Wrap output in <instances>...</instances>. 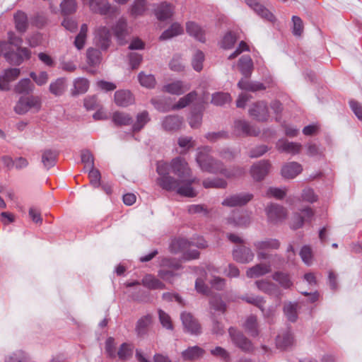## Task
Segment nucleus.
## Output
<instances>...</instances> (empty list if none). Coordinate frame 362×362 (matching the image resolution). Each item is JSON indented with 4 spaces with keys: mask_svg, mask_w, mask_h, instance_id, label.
Listing matches in <instances>:
<instances>
[{
    "mask_svg": "<svg viewBox=\"0 0 362 362\" xmlns=\"http://www.w3.org/2000/svg\"><path fill=\"white\" fill-rule=\"evenodd\" d=\"M156 171L158 174L156 184L163 189L176 192L179 195L186 197L197 196V193L192 185L197 180L192 177L191 170L185 158H173L170 165L158 162Z\"/></svg>",
    "mask_w": 362,
    "mask_h": 362,
    "instance_id": "obj_1",
    "label": "nucleus"
},
{
    "mask_svg": "<svg viewBox=\"0 0 362 362\" xmlns=\"http://www.w3.org/2000/svg\"><path fill=\"white\" fill-rule=\"evenodd\" d=\"M197 151L196 160L203 171L212 173H221L229 178L240 177L245 173L244 169L241 168H236L232 170L222 168V164L214 160L209 155L211 148L209 146L199 148Z\"/></svg>",
    "mask_w": 362,
    "mask_h": 362,
    "instance_id": "obj_2",
    "label": "nucleus"
},
{
    "mask_svg": "<svg viewBox=\"0 0 362 362\" xmlns=\"http://www.w3.org/2000/svg\"><path fill=\"white\" fill-rule=\"evenodd\" d=\"M253 245L257 251L258 259L274 261L279 258L277 255H272L266 252L267 250H276L279 247L280 243L278 240L268 238L264 240L256 241Z\"/></svg>",
    "mask_w": 362,
    "mask_h": 362,
    "instance_id": "obj_3",
    "label": "nucleus"
},
{
    "mask_svg": "<svg viewBox=\"0 0 362 362\" xmlns=\"http://www.w3.org/2000/svg\"><path fill=\"white\" fill-rule=\"evenodd\" d=\"M42 106V101L39 96L30 95L21 97L14 107V111L18 115H24L31 110L38 112Z\"/></svg>",
    "mask_w": 362,
    "mask_h": 362,
    "instance_id": "obj_4",
    "label": "nucleus"
},
{
    "mask_svg": "<svg viewBox=\"0 0 362 362\" xmlns=\"http://www.w3.org/2000/svg\"><path fill=\"white\" fill-rule=\"evenodd\" d=\"M191 247V242H189L185 238H177L172 241L170 244V250L172 252H184L185 257L187 259H197L199 255L197 250H192L188 252L187 250Z\"/></svg>",
    "mask_w": 362,
    "mask_h": 362,
    "instance_id": "obj_5",
    "label": "nucleus"
},
{
    "mask_svg": "<svg viewBox=\"0 0 362 362\" xmlns=\"http://www.w3.org/2000/svg\"><path fill=\"white\" fill-rule=\"evenodd\" d=\"M87 6L93 13L103 16H112L117 12V8L112 6L108 0H93Z\"/></svg>",
    "mask_w": 362,
    "mask_h": 362,
    "instance_id": "obj_6",
    "label": "nucleus"
},
{
    "mask_svg": "<svg viewBox=\"0 0 362 362\" xmlns=\"http://www.w3.org/2000/svg\"><path fill=\"white\" fill-rule=\"evenodd\" d=\"M94 35L95 45L102 50H107L111 42L110 30L106 26H98L94 31Z\"/></svg>",
    "mask_w": 362,
    "mask_h": 362,
    "instance_id": "obj_7",
    "label": "nucleus"
},
{
    "mask_svg": "<svg viewBox=\"0 0 362 362\" xmlns=\"http://www.w3.org/2000/svg\"><path fill=\"white\" fill-rule=\"evenodd\" d=\"M271 167L269 160H260L252 165L250 175L255 181H262L269 174Z\"/></svg>",
    "mask_w": 362,
    "mask_h": 362,
    "instance_id": "obj_8",
    "label": "nucleus"
},
{
    "mask_svg": "<svg viewBox=\"0 0 362 362\" xmlns=\"http://www.w3.org/2000/svg\"><path fill=\"white\" fill-rule=\"evenodd\" d=\"M250 222V215L239 210L233 211L232 214L226 218V224L232 227H246Z\"/></svg>",
    "mask_w": 362,
    "mask_h": 362,
    "instance_id": "obj_9",
    "label": "nucleus"
},
{
    "mask_svg": "<svg viewBox=\"0 0 362 362\" xmlns=\"http://www.w3.org/2000/svg\"><path fill=\"white\" fill-rule=\"evenodd\" d=\"M253 198L250 193H240L229 196L223 199L222 205L234 207L241 206L247 204Z\"/></svg>",
    "mask_w": 362,
    "mask_h": 362,
    "instance_id": "obj_10",
    "label": "nucleus"
},
{
    "mask_svg": "<svg viewBox=\"0 0 362 362\" xmlns=\"http://www.w3.org/2000/svg\"><path fill=\"white\" fill-rule=\"evenodd\" d=\"M233 257L236 262L247 264L253 260L255 254L250 247L240 245L233 250Z\"/></svg>",
    "mask_w": 362,
    "mask_h": 362,
    "instance_id": "obj_11",
    "label": "nucleus"
},
{
    "mask_svg": "<svg viewBox=\"0 0 362 362\" xmlns=\"http://www.w3.org/2000/svg\"><path fill=\"white\" fill-rule=\"evenodd\" d=\"M266 213L269 222L276 223L286 216V209L279 204H271L266 208Z\"/></svg>",
    "mask_w": 362,
    "mask_h": 362,
    "instance_id": "obj_12",
    "label": "nucleus"
},
{
    "mask_svg": "<svg viewBox=\"0 0 362 362\" xmlns=\"http://www.w3.org/2000/svg\"><path fill=\"white\" fill-rule=\"evenodd\" d=\"M181 320L185 330L192 334H199L201 326L198 321L189 313L184 312L181 314Z\"/></svg>",
    "mask_w": 362,
    "mask_h": 362,
    "instance_id": "obj_13",
    "label": "nucleus"
},
{
    "mask_svg": "<svg viewBox=\"0 0 362 362\" xmlns=\"http://www.w3.org/2000/svg\"><path fill=\"white\" fill-rule=\"evenodd\" d=\"M250 116L259 122L267 121L269 118V112L267 104L263 102H257L249 109Z\"/></svg>",
    "mask_w": 362,
    "mask_h": 362,
    "instance_id": "obj_14",
    "label": "nucleus"
},
{
    "mask_svg": "<svg viewBox=\"0 0 362 362\" xmlns=\"http://www.w3.org/2000/svg\"><path fill=\"white\" fill-rule=\"evenodd\" d=\"M277 150L280 152L296 155L302 150V145L300 143L289 141L285 139H279L276 144Z\"/></svg>",
    "mask_w": 362,
    "mask_h": 362,
    "instance_id": "obj_15",
    "label": "nucleus"
},
{
    "mask_svg": "<svg viewBox=\"0 0 362 362\" xmlns=\"http://www.w3.org/2000/svg\"><path fill=\"white\" fill-rule=\"evenodd\" d=\"M233 133L236 136H257L259 131L245 120H236L233 124Z\"/></svg>",
    "mask_w": 362,
    "mask_h": 362,
    "instance_id": "obj_16",
    "label": "nucleus"
},
{
    "mask_svg": "<svg viewBox=\"0 0 362 362\" xmlns=\"http://www.w3.org/2000/svg\"><path fill=\"white\" fill-rule=\"evenodd\" d=\"M162 266L167 267L169 269H163L159 270V277L164 281H170V279L174 276V271L178 269L180 264L178 261L170 259H164L162 261Z\"/></svg>",
    "mask_w": 362,
    "mask_h": 362,
    "instance_id": "obj_17",
    "label": "nucleus"
},
{
    "mask_svg": "<svg viewBox=\"0 0 362 362\" xmlns=\"http://www.w3.org/2000/svg\"><path fill=\"white\" fill-rule=\"evenodd\" d=\"M273 262L269 260L267 262H261L249 268L246 272L247 276L249 278H257L271 272L272 263Z\"/></svg>",
    "mask_w": 362,
    "mask_h": 362,
    "instance_id": "obj_18",
    "label": "nucleus"
},
{
    "mask_svg": "<svg viewBox=\"0 0 362 362\" xmlns=\"http://www.w3.org/2000/svg\"><path fill=\"white\" fill-rule=\"evenodd\" d=\"M233 342L240 349L249 351L252 349L251 342L239 331L230 327L228 330Z\"/></svg>",
    "mask_w": 362,
    "mask_h": 362,
    "instance_id": "obj_19",
    "label": "nucleus"
},
{
    "mask_svg": "<svg viewBox=\"0 0 362 362\" xmlns=\"http://www.w3.org/2000/svg\"><path fill=\"white\" fill-rule=\"evenodd\" d=\"M183 123V118L178 115H168L165 117L162 122L161 126L163 130L166 132L178 131Z\"/></svg>",
    "mask_w": 362,
    "mask_h": 362,
    "instance_id": "obj_20",
    "label": "nucleus"
},
{
    "mask_svg": "<svg viewBox=\"0 0 362 362\" xmlns=\"http://www.w3.org/2000/svg\"><path fill=\"white\" fill-rule=\"evenodd\" d=\"M303 171V166L297 162L285 163L281 170L282 177L285 179H293Z\"/></svg>",
    "mask_w": 362,
    "mask_h": 362,
    "instance_id": "obj_21",
    "label": "nucleus"
},
{
    "mask_svg": "<svg viewBox=\"0 0 362 362\" xmlns=\"http://www.w3.org/2000/svg\"><path fill=\"white\" fill-rule=\"evenodd\" d=\"M245 1L249 7L262 18L270 22H273L275 20L274 16L256 0H245Z\"/></svg>",
    "mask_w": 362,
    "mask_h": 362,
    "instance_id": "obj_22",
    "label": "nucleus"
},
{
    "mask_svg": "<svg viewBox=\"0 0 362 362\" xmlns=\"http://www.w3.org/2000/svg\"><path fill=\"white\" fill-rule=\"evenodd\" d=\"M20 75V69L11 68L4 71V74L0 76V90H8L9 83L15 81Z\"/></svg>",
    "mask_w": 362,
    "mask_h": 362,
    "instance_id": "obj_23",
    "label": "nucleus"
},
{
    "mask_svg": "<svg viewBox=\"0 0 362 362\" xmlns=\"http://www.w3.org/2000/svg\"><path fill=\"white\" fill-rule=\"evenodd\" d=\"M190 89L189 84L185 83L182 81H175L172 83H168L163 87V90L173 94V95H182Z\"/></svg>",
    "mask_w": 362,
    "mask_h": 362,
    "instance_id": "obj_24",
    "label": "nucleus"
},
{
    "mask_svg": "<svg viewBox=\"0 0 362 362\" xmlns=\"http://www.w3.org/2000/svg\"><path fill=\"white\" fill-rule=\"evenodd\" d=\"M243 300L246 301L247 303L252 304L256 307H257L259 310H262L263 315L266 317H269L273 315L274 310L269 309L266 310L264 308V305L265 304V300L261 296H247L243 298Z\"/></svg>",
    "mask_w": 362,
    "mask_h": 362,
    "instance_id": "obj_25",
    "label": "nucleus"
},
{
    "mask_svg": "<svg viewBox=\"0 0 362 362\" xmlns=\"http://www.w3.org/2000/svg\"><path fill=\"white\" fill-rule=\"evenodd\" d=\"M186 31L188 35L194 37L196 40L204 42H205V30L198 23L194 21H189L186 23Z\"/></svg>",
    "mask_w": 362,
    "mask_h": 362,
    "instance_id": "obj_26",
    "label": "nucleus"
},
{
    "mask_svg": "<svg viewBox=\"0 0 362 362\" xmlns=\"http://www.w3.org/2000/svg\"><path fill=\"white\" fill-rule=\"evenodd\" d=\"M115 102L119 106L127 107L134 102V98L130 91L120 90L115 93Z\"/></svg>",
    "mask_w": 362,
    "mask_h": 362,
    "instance_id": "obj_27",
    "label": "nucleus"
},
{
    "mask_svg": "<svg viewBox=\"0 0 362 362\" xmlns=\"http://www.w3.org/2000/svg\"><path fill=\"white\" fill-rule=\"evenodd\" d=\"M67 88V81L65 78L60 77L51 82L49 86V92L54 96L62 95Z\"/></svg>",
    "mask_w": 362,
    "mask_h": 362,
    "instance_id": "obj_28",
    "label": "nucleus"
},
{
    "mask_svg": "<svg viewBox=\"0 0 362 362\" xmlns=\"http://www.w3.org/2000/svg\"><path fill=\"white\" fill-rule=\"evenodd\" d=\"M141 284L144 286L151 290H162L165 288V284L152 274H146L144 276L142 279Z\"/></svg>",
    "mask_w": 362,
    "mask_h": 362,
    "instance_id": "obj_29",
    "label": "nucleus"
},
{
    "mask_svg": "<svg viewBox=\"0 0 362 362\" xmlns=\"http://www.w3.org/2000/svg\"><path fill=\"white\" fill-rule=\"evenodd\" d=\"M173 7L170 4L162 3L155 11L157 18L160 21H165L173 15Z\"/></svg>",
    "mask_w": 362,
    "mask_h": 362,
    "instance_id": "obj_30",
    "label": "nucleus"
},
{
    "mask_svg": "<svg viewBox=\"0 0 362 362\" xmlns=\"http://www.w3.org/2000/svg\"><path fill=\"white\" fill-rule=\"evenodd\" d=\"M238 66L243 75H244L245 77L250 76L253 70V62L249 55L243 56L239 59Z\"/></svg>",
    "mask_w": 362,
    "mask_h": 362,
    "instance_id": "obj_31",
    "label": "nucleus"
},
{
    "mask_svg": "<svg viewBox=\"0 0 362 362\" xmlns=\"http://www.w3.org/2000/svg\"><path fill=\"white\" fill-rule=\"evenodd\" d=\"M313 216V211L309 207H307L302 210L301 214L297 215L294 217V221L292 223L291 227L293 229H298L302 227L303 222L306 220H309Z\"/></svg>",
    "mask_w": 362,
    "mask_h": 362,
    "instance_id": "obj_32",
    "label": "nucleus"
},
{
    "mask_svg": "<svg viewBox=\"0 0 362 362\" xmlns=\"http://www.w3.org/2000/svg\"><path fill=\"white\" fill-rule=\"evenodd\" d=\"M89 81L85 78H77L74 81V88L71 90L72 95L83 94L88 90Z\"/></svg>",
    "mask_w": 362,
    "mask_h": 362,
    "instance_id": "obj_33",
    "label": "nucleus"
},
{
    "mask_svg": "<svg viewBox=\"0 0 362 362\" xmlns=\"http://www.w3.org/2000/svg\"><path fill=\"white\" fill-rule=\"evenodd\" d=\"M147 9V2L146 0H134L129 10L131 16L137 17L144 15Z\"/></svg>",
    "mask_w": 362,
    "mask_h": 362,
    "instance_id": "obj_34",
    "label": "nucleus"
},
{
    "mask_svg": "<svg viewBox=\"0 0 362 362\" xmlns=\"http://www.w3.org/2000/svg\"><path fill=\"white\" fill-rule=\"evenodd\" d=\"M150 119L149 114L146 110L138 113L136 117V122L132 125L133 132H139Z\"/></svg>",
    "mask_w": 362,
    "mask_h": 362,
    "instance_id": "obj_35",
    "label": "nucleus"
},
{
    "mask_svg": "<svg viewBox=\"0 0 362 362\" xmlns=\"http://www.w3.org/2000/svg\"><path fill=\"white\" fill-rule=\"evenodd\" d=\"M177 144L180 148L179 153L185 154L195 146V141L191 136H182L178 138Z\"/></svg>",
    "mask_w": 362,
    "mask_h": 362,
    "instance_id": "obj_36",
    "label": "nucleus"
},
{
    "mask_svg": "<svg viewBox=\"0 0 362 362\" xmlns=\"http://www.w3.org/2000/svg\"><path fill=\"white\" fill-rule=\"evenodd\" d=\"M183 33V28L178 23H174L171 26L165 30L160 36V40H169L173 37L181 35Z\"/></svg>",
    "mask_w": 362,
    "mask_h": 362,
    "instance_id": "obj_37",
    "label": "nucleus"
},
{
    "mask_svg": "<svg viewBox=\"0 0 362 362\" xmlns=\"http://www.w3.org/2000/svg\"><path fill=\"white\" fill-rule=\"evenodd\" d=\"M112 121L117 126H127L133 122L129 114L122 112H115L112 115Z\"/></svg>",
    "mask_w": 362,
    "mask_h": 362,
    "instance_id": "obj_38",
    "label": "nucleus"
},
{
    "mask_svg": "<svg viewBox=\"0 0 362 362\" xmlns=\"http://www.w3.org/2000/svg\"><path fill=\"white\" fill-rule=\"evenodd\" d=\"M276 343L278 348L286 349L293 344V335L289 332L279 334L276 337Z\"/></svg>",
    "mask_w": 362,
    "mask_h": 362,
    "instance_id": "obj_39",
    "label": "nucleus"
},
{
    "mask_svg": "<svg viewBox=\"0 0 362 362\" xmlns=\"http://www.w3.org/2000/svg\"><path fill=\"white\" fill-rule=\"evenodd\" d=\"M204 353V351L197 346H192L186 349L182 353V356L185 360H197L201 358Z\"/></svg>",
    "mask_w": 362,
    "mask_h": 362,
    "instance_id": "obj_40",
    "label": "nucleus"
},
{
    "mask_svg": "<svg viewBox=\"0 0 362 362\" xmlns=\"http://www.w3.org/2000/svg\"><path fill=\"white\" fill-rule=\"evenodd\" d=\"M127 21L124 18H120L113 28L114 33L121 43L127 33Z\"/></svg>",
    "mask_w": 362,
    "mask_h": 362,
    "instance_id": "obj_41",
    "label": "nucleus"
},
{
    "mask_svg": "<svg viewBox=\"0 0 362 362\" xmlns=\"http://www.w3.org/2000/svg\"><path fill=\"white\" fill-rule=\"evenodd\" d=\"M197 97V93L196 91H192L188 94L185 95L184 97L180 98L178 102L173 105L172 107V110H179L184 108L189 105L192 102H193Z\"/></svg>",
    "mask_w": 362,
    "mask_h": 362,
    "instance_id": "obj_42",
    "label": "nucleus"
},
{
    "mask_svg": "<svg viewBox=\"0 0 362 362\" xmlns=\"http://www.w3.org/2000/svg\"><path fill=\"white\" fill-rule=\"evenodd\" d=\"M34 85L29 78L21 80L15 86L14 90L18 93L28 94L33 92Z\"/></svg>",
    "mask_w": 362,
    "mask_h": 362,
    "instance_id": "obj_43",
    "label": "nucleus"
},
{
    "mask_svg": "<svg viewBox=\"0 0 362 362\" xmlns=\"http://www.w3.org/2000/svg\"><path fill=\"white\" fill-rule=\"evenodd\" d=\"M16 28L20 32H25L28 27L27 16L22 11H18L14 15Z\"/></svg>",
    "mask_w": 362,
    "mask_h": 362,
    "instance_id": "obj_44",
    "label": "nucleus"
},
{
    "mask_svg": "<svg viewBox=\"0 0 362 362\" xmlns=\"http://www.w3.org/2000/svg\"><path fill=\"white\" fill-rule=\"evenodd\" d=\"M238 86L243 90H247L250 91H257L264 89V86L262 83L250 82L246 79H241Z\"/></svg>",
    "mask_w": 362,
    "mask_h": 362,
    "instance_id": "obj_45",
    "label": "nucleus"
},
{
    "mask_svg": "<svg viewBox=\"0 0 362 362\" xmlns=\"http://www.w3.org/2000/svg\"><path fill=\"white\" fill-rule=\"evenodd\" d=\"M245 328L250 335L257 336L258 334L257 317L255 315L249 316L245 321Z\"/></svg>",
    "mask_w": 362,
    "mask_h": 362,
    "instance_id": "obj_46",
    "label": "nucleus"
},
{
    "mask_svg": "<svg viewBox=\"0 0 362 362\" xmlns=\"http://www.w3.org/2000/svg\"><path fill=\"white\" fill-rule=\"evenodd\" d=\"M88 33V25L84 23L81 26L80 32L76 37L74 45L78 49H81L85 45Z\"/></svg>",
    "mask_w": 362,
    "mask_h": 362,
    "instance_id": "obj_47",
    "label": "nucleus"
},
{
    "mask_svg": "<svg viewBox=\"0 0 362 362\" xmlns=\"http://www.w3.org/2000/svg\"><path fill=\"white\" fill-rule=\"evenodd\" d=\"M133 346L130 344L123 343L117 351V356L121 360L129 358L133 354Z\"/></svg>",
    "mask_w": 362,
    "mask_h": 362,
    "instance_id": "obj_48",
    "label": "nucleus"
},
{
    "mask_svg": "<svg viewBox=\"0 0 362 362\" xmlns=\"http://www.w3.org/2000/svg\"><path fill=\"white\" fill-rule=\"evenodd\" d=\"M231 101L230 94L227 93H216L212 95L211 103L215 105L221 106Z\"/></svg>",
    "mask_w": 362,
    "mask_h": 362,
    "instance_id": "obj_49",
    "label": "nucleus"
},
{
    "mask_svg": "<svg viewBox=\"0 0 362 362\" xmlns=\"http://www.w3.org/2000/svg\"><path fill=\"white\" fill-rule=\"evenodd\" d=\"M255 284L259 291L268 294H272L276 290V286L267 280L257 281Z\"/></svg>",
    "mask_w": 362,
    "mask_h": 362,
    "instance_id": "obj_50",
    "label": "nucleus"
},
{
    "mask_svg": "<svg viewBox=\"0 0 362 362\" xmlns=\"http://www.w3.org/2000/svg\"><path fill=\"white\" fill-rule=\"evenodd\" d=\"M60 6L64 15H69L76 12L77 3L76 0H64Z\"/></svg>",
    "mask_w": 362,
    "mask_h": 362,
    "instance_id": "obj_51",
    "label": "nucleus"
},
{
    "mask_svg": "<svg viewBox=\"0 0 362 362\" xmlns=\"http://www.w3.org/2000/svg\"><path fill=\"white\" fill-rule=\"evenodd\" d=\"M56 158L57 154L55 152L51 150H45L42 153V162L43 163L45 167L49 168L54 165Z\"/></svg>",
    "mask_w": 362,
    "mask_h": 362,
    "instance_id": "obj_52",
    "label": "nucleus"
},
{
    "mask_svg": "<svg viewBox=\"0 0 362 362\" xmlns=\"http://www.w3.org/2000/svg\"><path fill=\"white\" fill-rule=\"evenodd\" d=\"M284 312L289 321L295 322L297 320V304H286L284 307Z\"/></svg>",
    "mask_w": 362,
    "mask_h": 362,
    "instance_id": "obj_53",
    "label": "nucleus"
},
{
    "mask_svg": "<svg viewBox=\"0 0 362 362\" xmlns=\"http://www.w3.org/2000/svg\"><path fill=\"white\" fill-rule=\"evenodd\" d=\"M88 62L91 65L99 64L101 60V52L95 48H89L87 50Z\"/></svg>",
    "mask_w": 362,
    "mask_h": 362,
    "instance_id": "obj_54",
    "label": "nucleus"
},
{
    "mask_svg": "<svg viewBox=\"0 0 362 362\" xmlns=\"http://www.w3.org/2000/svg\"><path fill=\"white\" fill-rule=\"evenodd\" d=\"M273 279L285 288H290L292 286V282L288 275L286 274L276 272L273 275Z\"/></svg>",
    "mask_w": 362,
    "mask_h": 362,
    "instance_id": "obj_55",
    "label": "nucleus"
},
{
    "mask_svg": "<svg viewBox=\"0 0 362 362\" xmlns=\"http://www.w3.org/2000/svg\"><path fill=\"white\" fill-rule=\"evenodd\" d=\"M203 186L205 188H225L227 182L222 179H206L203 181Z\"/></svg>",
    "mask_w": 362,
    "mask_h": 362,
    "instance_id": "obj_56",
    "label": "nucleus"
},
{
    "mask_svg": "<svg viewBox=\"0 0 362 362\" xmlns=\"http://www.w3.org/2000/svg\"><path fill=\"white\" fill-rule=\"evenodd\" d=\"M139 81L142 86L146 88H153L156 85V79L152 74H144L143 72L139 74Z\"/></svg>",
    "mask_w": 362,
    "mask_h": 362,
    "instance_id": "obj_57",
    "label": "nucleus"
},
{
    "mask_svg": "<svg viewBox=\"0 0 362 362\" xmlns=\"http://www.w3.org/2000/svg\"><path fill=\"white\" fill-rule=\"evenodd\" d=\"M204 60V54L202 51L197 50L193 55L192 64L194 69L200 71L203 68V62Z\"/></svg>",
    "mask_w": 362,
    "mask_h": 362,
    "instance_id": "obj_58",
    "label": "nucleus"
},
{
    "mask_svg": "<svg viewBox=\"0 0 362 362\" xmlns=\"http://www.w3.org/2000/svg\"><path fill=\"white\" fill-rule=\"evenodd\" d=\"M236 41L237 37L235 34L232 32H228L224 35L221 41V47L223 49H231Z\"/></svg>",
    "mask_w": 362,
    "mask_h": 362,
    "instance_id": "obj_59",
    "label": "nucleus"
},
{
    "mask_svg": "<svg viewBox=\"0 0 362 362\" xmlns=\"http://www.w3.org/2000/svg\"><path fill=\"white\" fill-rule=\"evenodd\" d=\"M300 256L305 264L310 265L312 264L313 259V254L311 248L309 246L305 245L302 247L300 252Z\"/></svg>",
    "mask_w": 362,
    "mask_h": 362,
    "instance_id": "obj_60",
    "label": "nucleus"
},
{
    "mask_svg": "<svg viewBox=\"0 0 362 362\" xmlns=\"http://www.w3.org/2000/svg\"><path fill=\"white\" fill-rule=\"evenodd\" d=\"M30 76L36 84L40 86L46 84L49 80V75L46 71H40L38 74L31 72Z\"/></svg>",
    "mask_w": 362,
    "mask_h": 362,
    "instance_id": "obj_61",
    "label": "nucleus"
},
{
    "mask_svg": "<svg viewBox=\"0 0 362 362\" xmlns=\"http://www.w3.org/2000/svg\"><path fill=\"white\" fill-rule=\"evenodd\" d=\"M151 322L150 316H144L141 317L137 322L136 331L139 335L141 336L146 332V329Z\"/></svg>",
    "mask_w": 362,
    "mask_h": 362,
    "instance_id": "obj_62",
    "label": "nucleus"
},
{
    "mask_svg": "<svg viewBox=\"0 0 362 362\" xmlns=\"http://www.w3.org/2000/svg\"><path fill=\"white\" fill-rule=\"evenodd\" d=\"M210 352L211 355L220 358L221 360L225 362H229L230 361L229 353L226 349L221 346H216V348L211 349Z\"/></svg>",
    "mask_w": 362,
    "mask_h": 362,
    "instance_id": "obj_63",
    "label": "nucleus"
},
{
    "mask_svg": "<svg viewBox=\"0 0 362 362\" xmlns=\"http://www.w3.org/2000/svg\"><path fill=\"white\" fill-rule=\"evenodd\" d=\"M286 194V189L271 187L267 189L266 197L269 198L274 197L277 199H281L285 197Z\"/></svg>",
    "mask_w": 362,
    "mask_h": 362,
    "instance_id": "obj_64",
    "label": "nucleus"
}]
</instances>
